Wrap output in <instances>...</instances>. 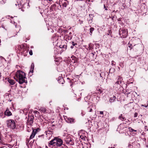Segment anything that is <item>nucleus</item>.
Instances as JSON below:
<instances>
[{"mask_svg":"<svg viewBox=\"0 0 148 148\" xmlns=\"http://www.w3.org/2000/svg\"><path fill=\"white\" fill-rule=\"evenodd\" d=\"M109 148H115V147H109Z\"/></svg>","mask_w":148,"mask_h":148,"instance_id":"c9c22d12","label":"nucleus"},{"mask_svg":"<svg viewBox=\"0 0 148 148\" xmlns=\"http://www.w3.org/2000/svg\"><path fill=\"white\" fill-rule=\"evenodd\" d=\"M64 140L66 144L69 145H74V141L72 138L67 137L64 138Z\"/></svg>","mask_w":148,"mask_h":148,"instance_id":"39448f33","label":"nucleus"},{"mask_svg":"<svg viewBox=\"0 0 148 148\" xmlns=\"http://www.w3.org/2000/svg\"><path fill=\"white\" fill-rule=\"evenodd\" d=\"M36 130H33V132L32 133V134L31 135V136H30L29 137V139H32L36 135Z\"/></svg>","mask_w":148,"mask_h":148,"instance_id":"9b49d317","label":"nucleus"},{"mask_svg":"<svg viewBox=\"0 0 148 148\" xmlns=\"http://www.w3.org/2000/svg\"><path fill=\"white\" fill-rule=\"evenodd\" d=\"M7 122L8 127L12 129H14L15 128L16 125L14 120H10L7 121Z\"/></svg>","mask_w":148,"mask_h":148,"instance_id":"7ed1b4c3","label":"nucleus"},{"mask_svg":"<svg viewBox=\"0 0 148 148\" xmlns=\"http://www.w3.org/2000/svg\"><path fill=\"white\" fill-rule=\"evenodd\" d=\"M116 99V98L115 96L110 98L109 100L110 102L111 103L113 102Z\"/></svg>","mask_w":148,"mask_h":148,"instance_id":"4468645a","label":"nucleus"},{"mask_svg":"<svg viewBox=\"0 0 148 148\" xmlns=\"http://www.w3.org/2000/svg\"><path fill=\"white\" fill-rule=\"evenodd\" d=\"M119 119L121 120L122 121H123L124 120L125 118L123 116V115L122 114H121L119 117Z\"/></svg>","mask_w":148,"mask_h":148,"instance_id":"dca6fc26","label":"nucleus"},{"mask_svg":"<svg viewBox=\"0 0 148 148\" xmlns=\"http://www.w3.org/2000/svg\"><path fill=\"white\" fill-rule=\"evenodd\" d=\"M79 21L80 23L81 24L82 23H83V21H81L80 20H79Z\"/></svg>","mask_w":148,"mask_h":148,"instance_id":"2f4dec72","label":"nucleus"},{"mask_svg":"<svg viewBox=\"0 0 148 148\" xmlns=\"http://www.w3.org/2000/svg\"><path fill=\"white\" fill-rule=\"evenodd\" d=\"M7 0H2L1 1H0V3L2 4H4L6 2V1Z\"/></svg>","mask_w":148,"mask_h":148,"instance_id":"412c9836","label":"nucleus"},{"mask_svg":"<svg viewBox=\"0 0 148 148\" xmlns=\"http://www.w3.org/2000/svg\"><path fill=\"white\" fill-rule=\"evenodd\" d=\"M0 57H1V59H4V60H5V59H4L3 58V57H2L1 56Z\"/></svg>","mask_w":148,"mask_h":148,"instance_id":"72a5a7b5","label":"nucleus"},{"mask_svg":"<svg viewBox=\"0 0 148 148\" xmlns=\"http://www.w3.org/2000/svg\"><path fill=\"white\" fill-rule=\"evenodd\" d=\"M65 117L66 118L64 117L65 119L68 123H71L74 122V119L73 118L67 117L66 116H65Z\"/></svg>","mask_w":148,"mask_h":148,"instance_id":"0eeeda50","label":"nucleus"},{"mask_svg":"<svg viewBox=\"0 0 148 148\" xmlns=\"http://www.w3.org/2000/svg\"><path fill=\"white\" fill-rule=\"evenodd\" d=\"M59 4L60 6L62 5L63 7H66L68 4V2L67 0H59Z\"/></svg>","mask_w":148,"mask_h":148,"instance_id":"423d86ee","label":"nucleus"},{"mask_svg":"<svg viewBox=\"0 0 148 148\" xmlns=\"http://www.w3.org/2000/svg\"><path fill=\"white\" fill-rule=\"evenodd\" d=\"M82 136H80V137H81V138H82Z\"/></svg>","mask_w":148,"mask_h":148,"instance_id":"ea45409f","label":"nucleus"},{"mask_svg":"<svg viewBox=\"0 0 148 148\" xmlns=\"http://www.w3.org/2000/svg\"><path fill=\"white\" fill-rule=\"evenodd\" d=\"M34 65L33 63H32L31 65V69L30 70V72L33 73V71L34 68Z\"/></svg>","mask_w":148,"mask_h":148,"instance_id":"f3484780","label":"nucleus"},{"mask_svg":"<svg viewBox=\"0 0 148 148\" xmlns=\"http://www.w3.org/2000/svg\"><path fill=\"white\" fill-rule=\"evenodd\" d=\"M38 110L41 112H43L44 113H47V110L44 107H41L40 108L38 109Z\"/></svg>","mask_w":148,"mask_h":148,"instance_id":"6e6552de","label":"nucleus"},{"mask_svg":"<svg viewBox=\"0 0 148 148\" xmlns=\"http://www.w3.org/2000/svg\"><path fill=\"white\" fill-rule=\"evenodd\" d=\"M10 146H11L10 147H13V145H10Z\"/></svg>","mask_w":148,"mask_h":148,"instance_id":"e433bc0d","label":"nucleus"},{"mask_svg":"<svg viewBox=\"0 0 148 148\" xmlns=\"http://www.w3.org/2000/svg\"><path fill=\"white\" fill-rule=\"evenodd\" d=\"M47 1H52V0H47Z\"/></svg>","mask_w":148,"mask_h":148,"instance_id":"4c0bfd02","label":"nucleus"},{"mask_svg":"<svg viewBox=\"0 0 148 148\" xmlns=\"http://www.w3.org/2000/svg\"><path fill=\"white\" fill-rule=\"evenodd\" d=\"M94 30V28L93 27H91L90 29V34L91 35L92 32Z\"/></svg>","mask_w":148,"mask_h":148,"instance_id":"a211bd4d","label":"nucleus"},{"mask_svg":"<svg viewBox=\"0 0 148 148\" xmlns=\"http://www.w3.org/2000/svg\"><path fill=\"white\" fill-rule=\"evenodd\" d=\"M125 127H126L125 126L124 124L123 123L120 125L118 127V129L123 130Z\"/></svg>","mask_w":148,"mask_h":148,"instance_id":"ddd939ff","label":"nucleus"},{"mask_svg":"<svg viewBox=\"0 0 148 148\" xmlns=\"http://www.w3.org/2000/svg\"><path fill=\"white\" fill-rule=\"evenodd\" d=\"M29 54L30 55H32L33 54L32 51V50H31L29 52Z\"/></svg>","mask_w":148,"mask_h":148,"instance_id":"a878e982","label":"nucleus"},{"mask_svg":"<svg viewBox=\"0 0 148 148\" xmlns=\"http://www.w3.org/2000/svg\"><path fill=\"white\" fill-rule=\"evenodd\" d=\"M92 106H90V107H89L88 108H87V109L88 110V109H89V111L90 112H92Z\"/></svg>","mask_w":148,"mask_h":148,"instance_id":"4be33fe9","label":"nucleus"},{"mask_svg":"<svg viewBox=\"0 0 148 148\" xmlns=\"http://www.w3.org/2000/svg\"><path fill=\"white\" fill-rule=\"evenodd\" d=\"M141 106H144V107H147V106H148V105H147H147H141Z\"/></svg>","mask_w":148,"mask_h":148,"instance_id":"bb28decb","label":"nucleus"},{"mask_svg":"<svg viewBox=\"0 0 148 148\" xmlns=\"http://www.w3.org/2000/svg\"><path fill=\"white\" fill-rule=\"evenodd\" d=\"M34 113L36 114H39V112L37 111H36L34 112Z\"/></svg>","mask_w":148,"mask_h":148,"instance_id":"c85d7f7f","label":"nucleus"},{"mask_svg":"<svg viewBox=\"0 0 148 148\" xmlns=\"http://www.w3.org/2000/svg\"><path fill=\"white\" fill-rule=\"evenodd\" d=\"M1 73H0V79H1Z\"/></svg>","mask_w":148,"mask_h":148,"instance_id":"f704fd0d","label":"nucleus"},{"mask_svg":"<svg viewBox=\"0 0 148 148\" xmlns=\"http://www.w3.org/2000/svg\"><path fill=\"white\" fill-rule=\"evenodd\" d=\"M61 147V148H68V147L64 144L62 143Z\"/></svg>","mask_w":148,"mask_h":148,"instance_id":"aec40b11","label":"nucleus"},{"mask_svg":"<svg viewBox=\"0 0 148 148\" xmlns=\"http://www.w3.org/2000/svg\"><path fill=\"white\" fill-rule=\"evenodd\" d=\"M2 137V136L1 134L0 133V143H1L2 144V140H1Z\"/></svg>","mask_w":148,"mask_h":148,"instance_id":"5701e85b","label":"nucleus"},{"mask_svg":"<svg viewBox=\"0 0 148 148\" xmlns=\"http://www.w3.org/2000/svg\"><path fill=\"white\" fill-rule=\"evenodd\" d=\"M74 47V46L73 45L71 46V48L72 49H73Z\"/></svg>","mask_w":148,"mask_h":148,"instance_id":"473e14b6","label":"nucleus"},{"mask_svg":"<svg viewBox=\"0 0 148 148\" xmlns=\"http://www.w3.org/2000/svg\"><path fill=\"white\" fill-rule=\"evenodd\" d=\"M4 114L6 116H9L12 115V113L8 108H7L4 112Z\"/></svg>","mask_w":148,"mask_h":148,"instance_id":"1a4fd4ad","label":"nucleus"},{"mask_svg":"<svg viewBox=\"0 0 148 148\" xmlns=\"http://www.w3.org/2000/svg\"><path fill=\"white\" fill-rule=\"evenodd\" d=\"M100 114H103V111H100Z\"/></svg>","mask_w":148,"mask_h":148,"instance_id":"c756f323","label":"nucleus"},{"mask_svg":"<svg viewBox=\"0 0 148 148\" xmlns=\"http://www.w3.org/2000/svg\"><path fill=\"white\" fill-rule=\"evenodd\" d=\"M0 148H7V147L5 146H3L2 147H1Z\"/></svg>","mask_w":148,"mask_h":148,"instance_id":"7c9ffc66","label":"nucleus"},{"mask_svg":"<svg viewBox=\"0 0 148 148\" xmlns=\"http://www.w3.org/2000/svg\"><path fill=\"white\" fill-rule=\"evenodd\" d=\"M71 58H72V62L73 63H74L77 62V60L76 57L72 56L71 57Z\"/></svg>","mask_w":148,"mask_h":148,"instance_id":"f8f14e48","label":"nucleus"},{"mask_svg":"<svg viewBox=\"0 0 148 148\" xmlns=\"http://www.w3.org/2000/svg\"><path fill=\"white\" fill-rule=\"evenodd\" d=\"M104 8L106 10H108L107 8L105 6V5H104Z\"/></svg>","mask_w":148,"mask_h":148,"instance_id":"cd10ccee","label":"nucleus"},{"mask_svg":"<svg viewBox=\"0 0 148 148\" xmlns=\"http://www.w3.org/2000/svg\"><path fill=\"white\" fill-rule=\"evenodd\" d=\"M63 143V141L61 139L55 137L49 142V146H50L49 145H51L58 148L61 146Z\"/></svg>","mask_w":148,"mask_h":148,"instance_id":"f03ea898","label":"nucleus"},{"mask_svg":"<svg viewBox=\"0 0 148 148\" xmlns=\"http://www.w3.org/2000/svg\"><path fill=\"white\" fill-rule=\"evenodd\" d=\"M146 127H147V126H145V128L146 129Z\"/></svg>","mask_w":148,"mask_h":148,"instance_id":"58836bf2","label":"nucleus"},{"mask_svg":"<svg viewBox=\"0 0 148 148\" xmlns=\"http://www.w3.org/2000/svg\"><path fill=\"white\" fill-rule=\"evenodd\" d=\"M138 113L136 112H135V113H134V117H136L137 116V115H138Z\"/></svg>","mask_w":148,"mask_h":148,"instance_id":"393cba45","label":"nucleus"},{"mask_svg":"<svg viewBox=\"0 0 148 148\" xmlns=\"http://www.w3.org/2000/svg\"><path fill=\"white\" fill-rule=\"evenodd\" d=\"M8 81L11 85H13L14 84V81L13 80L8 79Z\"/></svg>","mask_w":148,"mask_h":148,"instance_id":"2eb2a0df","label":"nucleus"},{"mask_svg":"<svg viewBox=\"0 0 148 148\" xmlns=\"http://www.w3.org/2000/svg\"><path fill=\"white\" fill-rule=\"evenodd\" d=\"M123 79L122 77L120 76H119L118 78V81L116 82V84H120L121 83V81Z\"/></svg>","mask_w":148,"mask_h":148,"instance_id":"9d476101","label":"nucleus"},{"mask_svg":"<svg viewBox=\"0 0 148 148\" xmlns=\"http://www.w3.org/2000/svg\"><path fill=\"white\" fill-rule=\"evenodd\" d=\"M129 130L131 132H136L137 131L136 130H134L131 127H129Z\"/></svg>","mask_w":148,"mask_h":148,"instance_id":"6ab92c4d","label":"nucleus"},{"mask_svg":"<svg viewBox=\"0 0 148 148\" xmlns=\"http://www.w3.org/2000/svg\"><path fill=\"white\" fill-rule=\"evenodd\" d=\"M25 73L22 71L18 70L15 74L14 79L20 84L27 82Z\"/></svg>","mask_w":148,"mask_h":148,"instance_id":"f257e3e1","label":"nucleus"},{"mask_svg":"<svg viewBox=\"0 0 148 148\" xmlns=\"http://www.w3.org/2000/svg\"><path fill=\"white\" fill-rule=\"evenodd\" d=\"M71 43L72 45L73 46H75L76 45H77V43H75L74 42H72Z\"/></svg>","mask_w":148,"mask_h":148,"instance_id":"b1692460","label":"nucleus"},{"mask_svg":"<svg viewBox=\"0 0 148 148\" xmlns=\"http://www.w3.org/2000/svg\"><path fill=\"white\" fill-rule=\"evenodd\" d=\"M127 29H121L119 30L120 36L122 38H126L127 35Z\"/></svg>","mask_w":148,"mask_h":148,"instance_id":"20e7f679","label":"nucleus"}]
</instances>
